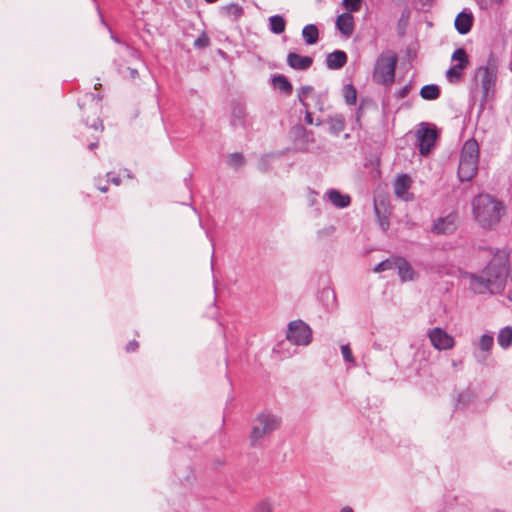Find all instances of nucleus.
<instances>
[{"label":"nucleus","instance_id":"obj_1","mask_svg":"<svg viewBox=\"0 0 512 512\" xmlns=\"http://www.w3.org/2000/svg\"><path fill=\"white\" fill-rule=\"evenodd\" d=\"M474 220L483 229L496 226L505 213L504 203L489 193H479L471 200Z\"/></svg>","mask_w":512,"mask_h":512},{"label":"nucleus","instance_id":"obj_2","mask_svg":"<svg viewBox=\"0 0 512 512\" xmlns=\"http://www.w3.org/2000/svg\"><path fill=\"white\" fill-rule=\"evenodd\" d=\"M509 270V254L505 250L497 249L486 265L484 277H475L486 289L502 290L505 286Z\"/></svg>","mask_w":512,"mask_h":512},{"label":"nucleus","instance_id":"obj_3","mask_svg":"<svg viewBox=\"0 0 512 512\" xmlns=\"http://www.w3.org/2000/svg\"><path fill=\"white\" fill-rule=\"evenodd\" d=\"M479 166V144L475 138H469L462 146L457 176L460 182L473 179Z\"/></svg>","mask_w":512,"mask_h":512},{"label":"nucleus","instance_id":"obj_4","mask_svg":"<svg viewBox=\"0 0 512 512\" xmlns=\"http://www.w3.org/2000/svg\"><path fill=\"white\" fill-rule=\"evenodd\" d=\"M398 57L393 51H384L376 59L373 79L384 86H391L395 80Z\"/></svg>","mask_w":512,"mask_h":512},{"label":"nucleus","instance_id":"obj_5","mask_svg":"<svg viewBox=\"0 0 512 512\" xmlns=\"http://www.w3.org/2000/svg\"><path fill=\"white\" fill-rule=\"evenodd\" d=\"M498 70V58L490 53L487 62L483 66H479L475 72V78L480 77L482 87V99L485 101L493 94Z\"/></svg>","mask_w":512,"mask_h":512},{"label":"nucleus","instance_id":"obj_6","mask_svg":"<svg viewBox=\"0 0 512 512\" xmlns=\"http://www.w3.org/2000/svg\"><path fill=\"white\" fill-rule=\"evenodd\" d=\"M256 423L250 433V441L255 445L258 440L280 428L282 420L268 411L261 412L255 419Z\"/></svg>","mask_w":512,"mask_h":512},{"label":"nucleus","instance_id":"obj_7","mask_svg":"<svg viewBox=\"0 0 512 512\" xmlns=\"http://www.w3.org/2000/svg\"><path fill=\"white\" fill-rule=\"evenodd\" d=\"M287 340L297 346L309 345L312 341V330L304 321L298 319L291 321L286 333Z\"/></svg>","mask_w":512,"mask_h":512},{"label":"nucleus","instance_id":"obj_8","mask_svg":"<svg viewBox=\"0 0 512 512\" xmlns=\"http://www.w3.org/2000/svg\"><path fill=\"white\" fill-rule=\"evenodd\" d=\"M416 136L420 154L423 156L429 155L435 147L437 131L431 128L428 123H421Z\"/></svg>","mask_w":512,"mask_h":512},{"label":"nucleus","instance_id":"obj_9","mask_svg":"<svg viewBox=\"0 0 512 512\" xmlns=\"http://www.w3.org/2000/svg\"><path fill=\"white\" fill-rule=\"evenodd\" d=\"M459 214L456 210L445 216L436 218L431 226V232L436 235H451L457 230Z\"/></svg>","mask_w":512,"mask_h":512},{"label":"nucleus","instance_id":"obj_10","mask_svg":"<svg viewBox=\"0 0 512 512\" xmlns=\"http://www.w3.org/2000/svg\"><path fill=\"white\" fill-rule=\"evenodd\" d=\"M427 336L431 345L439 351L449 350L455 346L454 337L440 327L429 329Z\"/></svg>","mask_w":512,"mask_h":512},{"label":"nucleus","instance_id":"obj_11","mask_svg":"<svg viewBox=\"0 0 512 512\" xmlns=\"http://www.w3.org/2000/svg\"><path fill=\"white\" fill-rule=\"evenodd\" d=\"M411 178L407 174H400L397 176L394 181L393 187L394 192L397 197L403 199L404 201L412 200L413 195L408 192L411 187Z\"/></svg>","mask_w":512,"mask_h":512},{"label":"nucleus","instance_id":"obj_12","mask_svg":"<svg viewBox=\"0 0 512 512\" xmlns=\"http://www.w3.org/2000/svg\"><path fill=\"white\" fill-rule=\"evenodd\" d=\"M374 212L378 219L380 228L386 232L390 227V211L385 199L374 201Z\"/></svg>","mask_w":512,"mask_h":512},{"label":"nucleus","instance_id":"obj_13","mask_svg":"<svg viewBox=\"0 0 512 512\" xmlns=\"http://www.w3.org/2000/svg\"><path fill=\"white\" fill-rule=\"evenodd\" d=\"M247 112L244 104L233 102L231 106L230 125L233 128L246 127Z\"/></svg>","mask_w":512,"mask_h":512},{"label":"nucleus","instance_id":"obj_14","mask_svg":"<svg viewBox=\"0 0 512 512\" xmlns=\"http://www.w3.org/2000/svg\"><path fill=\"white\" fill-rule=\"evenodd\" d=\"M286 62L290 68L297 71H304L312 66L313 58L310 56H302L295 52H289Z\"/></svg>","mask_w":512,"mask_h":512},{"label":"nucleus","instance_id":"obj_15","mask_svg":"<svg viewBox=\"0 0 512 512\" xmlns=\"http://www.w3.org/2000/svg\"><path fill=\"white\" fill-rule=\"evenodd\" d=\"M456 31L461 35H466L471 31L473 25V15L465 10L458 13L454 21Z\"/></svg>","mask_w":512,"mask_h":512},{"label":"nucleus","instance_id":"obj_16","mask_svg":"<svg viewBox=\"0 0 512 512\" xmlns=\"http://www.w3.org/2000/svg\"><path fill=\"white\" fill-rule=\"evenodd\" d=\"M348 56L343 50H335L326 56V67L330 70H338L347 63Z\"/></svg>","mask_w":512,"mask_h":512},{"label":"nucleus","instance_id":"obj_17","mask_svg":"<svg viewBox=\"0 0 512 512\" xmlns=\"http://www.w3.org/2000/svg\"><path fill=\"white\" fill-rule=\"evenodd\" d=\"M396 267L398 268V275L402 282L414 280L415 271L404 257H396Z\"/></svg>","mask_w":512,"mask_h":512},{"label":"nucleus","instance_id":"obj_18","mask_svg":"<svg viewBox=\"0 0 512 512\" xmlns=\"http://www.w3.org/2000/svg\"><path fill=\"white\" fill-rule=\"evenodd\" d=\"M325 195L335 207L340 209L348 207L351 203V197L348 194H342L337 189H329Z\"/></svg>","mask_w":512,"mask_h":512},{"label":"nucleus","instance_id":"obj_19","mask_svg":"<svg viewBox=\"0 0 512 512\" xmlns=\"http://www.w3.org/2000/svg\"><path fill=\"white\" fill-rule=\"evenodd\" d=\"M337 29L345 36H350L354 31V19L351 14L344 12L337 17Z\"/></svg>","mask_w":512,"mask_h":512},{"label":"nucleus","instance_id":"obj_20","mask_svg":"<svg viewBox=\"0 0 512 512\" xmlns=\"http://www.w3.org/2000/svg\"><path fill=\"white\" fill-rule=\"evenodd\" d=\"M272 86L280 90L285 95L290 96L293 92V86L288 78L282 74L273 75L271 78Z\"/></svg>","mask_w":512,"mask_h":512},{"label":"nucleus","instance_id":"obj_21","mask_svg":"<svg viewBox=\"0 0 512 512\" xmlns=\"http://www.w3.org/2000/svg\"><path fill=\"white\" fill-rule=\"evenodd\" d=\"M331 134L339 135L345 129V118L342 114L331 115L327 119Z\"/></svg>","mask_w":512,"mask_h":512},{"label":"nucleus","instance_id":"obj_22","mask_svg":"<svg viewBox=\"0 0 512 512\" xmlns=\"http://www.w3.org/2000/svg\"><path fill=\"white\" fill-rule=\"evenodd\" d=\"M291 133L295 141H300L302 144H308L313 141V132L307 130L304 126L296 125L292 127Z\"/></svg>","mask_w":512,"mask_h":512},{"label":"nucleus","instance_id":"obj_23","mask_svg":"<svg viewBox=\"0 0 512 512\" xmlns=\"http://www.w3.org/2000/svg\"><path fill=\"white\" fill-rule=\"evenodd\" d=\"M302 37L307 45L317 43L319 39V30L315 24H307L302 29Z\"/></svg>","mask_w":512,"mask_h":512},{"label":"nucleus","instance_id":"obj_24","mask_svg":"<svg viewBox=\"0 0 512 512\" xmlns=\"http://www.w3.org/2000/svg\"><path fill=\"white\" fill-rule=\"evenodd\" d=\"M90 97H91V101H92L91 108L94 110V114L96 117L92 121H90L88 118H86V119H84V122L87 126H89L90 128H93L94 130H103V128H104L103 122L98 115V112H99L98 101L94 102V100L96 98V96L94 94H90Z\"/></svg>","mask_w":512,"mask_h":512},{"label":"nucleus","instance_id":"obj_25","mask_svg":"<svg viewBox=\"0 0 512 512\" xmlns=\"http://www.w3.org/2000/svg\"><path fill=\"white\" fill-rule=\"evenodd\" d=\"M268 27L274 34H282L286 28V21L282 15L275 14L269 17Z\"/></svg>","mask_w":512,"mask_h":512},{"label":"nucleus","instance_id":"obj_26","mask_svg":"<svg viewBox=\"0 0 512 512\" xmlns=\"http://www.w3.org/2000/svg\"><path fill=\"white\" fill-rule=\"evenodd\" d=\"M440 88L436 84H427L420 89V96L424 100H436L440 96Z\"/></svg>","mask_w":512,"mask_h":512},{"label":"nucleus","instance_id":"obj_27","mask_svg":"<svg viewBox=\"0 0 512 512\" xmlns=\"http://www.w3.org/2000/svg\"><path fill=\"white\" fill-rule=\"evenodd\" d=\"M497 341L501 348H509L512 345V326L503 327L498 333Z\"/></svg>","mask_w":512,"mask_h":512},{"label":"nucleus","instance_id":"obj_28","mask_svg":"<svg viewBox=\"0 0 512 512\" xmlns=\"http://www.w3.org/2000/svg\"><path fill=\"white\" fill-rule=\"evenodd\" d=\"M313 92L314 87L311 85H304L298 89L297 99L302 105V107L310 105V103L308 102V98H312V95L314 94Z\"/></svg>","mask_w":512,"mask_h":512},{"label":"nucleus","instance_id":"obj_29","mask_svg":"<svg viewBox=\"0 0 512 512\" xmlns=\"http://www.w3.org/2000/svg\"><path fill=\"white\" fill-rule=\"evenodd\" d=\"M223 12L226 15L233 16V20L237 21L244 15V9L237 3H230L222 7Z\"/></svg>","mask_w":512,"mask_h":512},{"label":"nucleus","instance_id":"obj_30","mask_svg":"<svg viewBox=\"0 0 512 512\" xmlns=\"http://www.w3.org/2000/svg\"><path fill=\"white\" fill-rule=\"evenodd\" d=\"M464 67L461 65L453 64L446 72V78L450 83H457L462 78V71Z\"/></svg>","mask_w":512,"mask_h":512},{"label":"nucleus","instance_id":"obj_31","mask_svg":"<svg viewBox=\"0 0 512 512\" xmlns=\"http://www.w3.org/2000/svg\"><path fill=\"white\" fill-rule=\"evenodd\" d=\"M452 61H456L457 65H461V67H466L469 64V59L467 52L464 48H457L451 57Z\"/></svg>","mask_w":512,"mask_h":512},{"label":"nucleus","instance_id":"obj_32","mask_svg":"<svg viewBox=\"0 0 512 512\" xmlns=\"http://www.w3.org/2000/svg\"><path fill=\"white\" fill-rule=\"evenodd\" d=\"M494 344L493 335L483 334L478 342V347L484 352H489Z\"/></svg>","mask_w":512,"mask_h":512},{"label":"nucleus","instance_id":"obj_33","mask_svg":"<svg viewBox=\"0 0 512 512\" xmlns=\"http://www.w3.org/2000/svg\"><path fill=\"white\" fill-rule=\"evenodd\" d=\"M228 164L234 168H239L245 164V158L242 153L235 152L228 155Z\"/></svg>","mask_w":512,"mask_h":512},{"label":"nucleus","instance_id":"obj_34","mask_svg":"<svg viewBox=\"0 0 512 512\" xmlns=\"http://www.w3.org/2000/svg\"><path fill=\"white\" fill-rule=\"evenodd\" d=\"M344 98L345 102L348 105H354L357 101V91L352 84H349L345 87L344 90Z\"/></svg>","mask_w":512,"mask_h":512},{"label":"nucleus","instance_id":"obj_35","mask_svg":"<svg viewBox=\"0 0 512 512\" xmlns=\"http://www.w3.org/2000/svg\"><path fill=\"white\" fill-rule=\"evenodd\" d=\"M396 268V257L394 259H385L379 262L373 269L374 272L380 273L386 270Z\"/></svg>","mask_w":512,"mask_h":512},{"label":"nucleus","instance_id":"obj_36","mask_svg":"<svg viewBox=\"0 0 512 512\" xmlns=\"http://www.w3.org/2000/svg\"><path fill=\"white\" fill-rule=\"evenodd\" d=\"M342 4L349 14L357 12L361 8L362 0H343Z\"/></svg>","mask_w":512,"mask_h":512},{"label":"nucleus","instance_id":"obj_37","mask_svg":"<svg viewBox=\"0 0 512 512\" xmlns=\"http://www.w3.org/2000/svg\"><path fill=\"white\" fill-rule=\"evenodd\" d=\"M210 45V39L208 35L205 32H202L193 43V46L196 49H204L207 48Z\"/></svg>","mask_w":512,"mask_h":512},{"label":"nucleus","instance_id":"obj_38","mask_svg":"<svg viewBox=\"0 0 512 512\" xmlns=\"http://www.w3.org/2000/svg\"><path fill=\"white\" fill-rule=\"evenodd\" d=\"M311 104L307 105L306 107H303V111L305 114L304 120L306 124L312 125L315 124L316 126H321L323 124V121L321 119H317L315 122L313 120L312 112H311Z\"/></svg>","mask_w":512,"mask_h":512},{"label":"nucleus","instance_id":"obj_39","mask_svg":"<svg viewBox=\"0 0 512 512\" xmlns=\"http://www.w3.org/2000/svg\"><path fill=\"white\" fill-rule=\"evenodd\" d=\"M311 100L313 101V107L319 111L324 110V103L326 100V95L323 93L313 94Z\"/></svg>","mask_w":512,"mask_h":512},{"label":"nucleus","instance_id":"obj_40","mask_svg":"<svg viewBox=\"0 0 512 512\" xmlns=\"http://www.w3.org/2000/svg\"><path fill=\"white\" fill-rule=\"evenodd\" d=\"M254 512H273V505L270 500L264 499L254 507Z\"/></svg>","mask_w":512,"mask_h":512},{"label":"nucleus","instance_id":"obj_41","mask_svg":"<svg viewBox=\"0 0 512 512\" xmlns=\"http://www.w3.org/2000/svg\"><path fill=\"white\" fill-rule=\"evenodd\" d=\"M341 353L343 356V359L348 363H354L355 358L353 356L352 350L349 346V344H345L341 346Z\"/></svg>","mask_w":512,"mask_h":512},{"label":"nucleus","instance_id":"obj_42","mask_svg":"<svg viewBox=\"0 0 512 512\" xmlns=\"http://www.w3.org/2000/svg\"><path fill=\"white\" fill-rule=\"evenodd\" d=\"M363 101H361L360 105L358 106L357 110H356V113H355V122H356V125L361 129L362 128V124H361V118L363 116Z\"/></svg>","mask_w":512,"mask_h":512},{"label":"nucleus","instance_id":"obj_43","mask_svg":"<svg viewBox=\"0 0 512 512\" xmlns=\"http://www.w3.org/2000/svg\"><path fill=\"white\" fill-rule=\"evenodd\" d=\"M125 48L127 49L129 55L132 58H134L136 60H140L141 59L140 52L136 48L130 46L129 44H125Z\"/></svg>","mask_w":512,"mask_h":512},{"label":"nucleus","instance_id":"obj_44","mask_svg":"<svg viewBox=\"0 0 512 512\" xmlns=\"http://www.w3.org/2000/svg\"><path fill=\"white\" fill-rule=\"evenodd\" d=\"M410 90V84L405 85L395 93L397 99L405 98Z\"/></svg>","mask_w":512,"mask_h":512},{"label":"nucleus","instance_id":"obj_45","mask_svg":"<svg viewBox=\"0 0 512 512\" xmlns=\"http://www.w3.org/2000/svg\"><path fill=\"white\" fill-rule=\"evenodd\" d=\"M138 347H139L138 341L132 340V341L127 343L125 349H126L127 352H135L138 349Z\"/></svg>","mask_w":512,"mask_h":512},{"label":"nucleus","instance_id":"obj_46","mask_svg":"<svg viewBox=\"0 0 512 512\" xmlns=\"http://www.w3.org/2000/svg\"><path fill=\"white\" fill-rule=\"evenodd\" d=\"M127 70L129 72L130 79L135 80L139 77V72L136 68L128 67Z\"/></svg>","mask_w":512,"mask_h":512},{"label":"nucleus","instance_id":"obj_47","mask_svg":"<svg viewBox=\"0 0 512 512\" xmlns=\"http://www.w3.org/2000/svg\"><path fill=\"white\" fill-rule=\"evenodd\" d=\"M111 173H107L108 181L112 182L115 185H119L121 183V179L119 176H111Z\"/></svg>","mask_w":512,"mask_h":512},{"label":"nucleus","instance_id":"obj_48","mask_svg":"<svg viewBox=\"0 0 512 512\" xmlns=\"http://www.w3.org/2000/svg\"><path fill=\"white\" fill-rule=\"evenodd\" d=\"M111 39H112L116 44L123 45L124 47H125V44H127L126 42L122 41L119 37H117L116 35H114L113 33H111Z\"/></svg>","mask_w":512,"mask_h":512},{"label":"nucleus","instance_id":"obj_49","mask_svg":"<svg viewBox=\"0 0 512 512\" xmlns=\"http://www.w3.org/2000/svg\"><path fill=\"white\" fill-rule=\"evenodd\" d=\"M98 144H99V142H98V141L91 142V143L88 145V148H89L90 150H93V149H95V148H97V147H98Z\"/></svg>","mask_w":512,"mask_h":512},{"label":"nucleus","instance_id":"obj_50","mask_svg":"<svg viewBox=\"0 0 512 512\" xmlns=\"http://www.w3.org/2000/svg\"><path fill=\"white\" fill-rule=\"evenodd\" d=\"M98 189L102 192V193H105L108 191L109 187L107 184L103 185V186H98Z\"/></svg>","mask_w":512,"mask_h":512},{"label":"nucleus","instance_id":"obj_51","mask_svg":"<svg viewBox=\"0 0 512 512\" xmlns=\"http://www.w3.org/2000/svg\"><path fill=\"white\" fill-rule=\"evenodd\" d=\"M340 512H354V510L350 506H345Z\"/></svg>","mask_w":512,"mask_h":512},{"label":"nucleus","instance_id":"obj_52","mask_svg":"<svg viewBox=\"0 0 512 512\" xmlns=\"http://www.w3.org/2000/svg\"><path fill=\"white\" fill-rule=\"evenodd\" d=\"M506 297L510 302H512V291H509Z\"/></svg>","mask_w":512,"mask_h":512},{"label":"nucleus","instance_id":"obj_53","mask_svg":"<svg viewBox=\"0 0 512 512\" xmlns=\"http://www.w3.org/2000/svg\"><path fill=\"white\" fill-rule=\"evenodd\" d=\"M491 1L496 4H502L505 0H491Z\"/></svg>","mask_w":512,"mask_h":512},{"label":"nucleus","instance_id":"obj_54","mask_svg":"<svg viewBox=\"0 0 512 512\" xmlns=\"http://www.w3.org/2000/svg\"><path fill=\"white\" fill-rule=\"evenodd\" d=\"M405 12H406V17H408L409 16V11L406 10Z\"/></svg>","mask_w":512,"mask_h":512},{"label":"nucleus","instance_id":"obj_55","mask_svg":"<svg viewBox=\"0 0 512 512\" xmlns=\"http://www.w3.org/2000/svg\"><path fill=\"white\" fill-rule=\"evenodd\" d=\"M495 512H502V511H498V510H497V511H495Z\"/></svg>","mask_w":512,"mask_h":512}]
</instances>
